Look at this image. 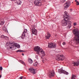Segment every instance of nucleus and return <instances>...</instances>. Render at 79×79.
I'll use <instances>...</instances> for the list:
<instances>
[{
    "instance_id": "nucleus-1",
    "label": "nucleus",
    "mask_w": 79,
    "mask_h": 79,
    "mask_svg": "<svg viewBox=\"0 0 79 79\" xmlns=\"http://www.w3.org/2000/svg\"><path fill=\"white\" fill-rule=\"evenodd\" d=\"M73 32L74 35V40L77 45L79 44V31L78 29H74L73 30Z\"/></svg>"
},
{
    "instance_id": "nucleus-2",
    "label": "nucleus",
    "mask_w": 79,
    "mask_h": 79,
    "mask_svg": "<svg viewBox=\"0 0 79 79\" xmlns=\"http://www.w3.org/2000/svg\"><path fill=\"white\" fill-rule=\"evenodd\" d=\"M34 50L35 52V53L37 55H40V53H41L42 54L43 56H44L45 54V52L44 51L43 49L40 48L39 46H37L35 47L34 48Z\"/></svg>"
},
{
    "instance_id": "nucleus-3",
    "label": "nucleus",
    "mask_w": 79,
    "mask_h": 79,
    "mask_svg": "<svg viewBox=\"0 0 79 79\" xmlns=\"http://www.w3.org/2000/svg\"><path fill=\"white\" fill-rule=\"evenodd\" d=\"M7 44H9L8 45L9 47H8V48H10V49H11L12 48H15V47H17L18 48H20V45L16 44H11L10 42H8L7 43Z\"/></svg>"
},
{
    "instance_id": "nucleus-4",
    "label": "nucleus",
    "mask_w": 79,
    "mask_h": 79,
    "mask_svg": "<svg viewBox=\"0 0 79 79\" xmlns=\"http://www.w3.org/2000/svg\"><path fill=\"white\" fill-rule=\"evenodd\" d=\"M70 19V18H68V17H65V19H64L61 21V24L64 26H66L69 23V21Z\"/></svg>"
},
{
    "instance_id": "nucleus-5",
    "label": "nucleus",
    "mask_w": 79,
    "mask_h": 79,
    "mask_svg": "<svg viewBox=\"0 0 79 79\" xmlns=\"http://www.w3.org/2000/svg\"><path fill=\"white\" fill-rule=\"evenodd\" d=\"M64 60V56L63 55H60V54H58L57 56V58H56V60H61L63 61Z\"/></svg>"
},
{
    "instance_id": "nucleus-6",
    "label": "nucleus",
    "mask_w": 79,
    "mask_h": 79,
    "mask_svg": "<svg viewBox=\"0 0 79 79\" xmlns=\"http://www.w3.org/2000/svg\"><path fill=\"white\" fill-rule=\"evenodd\" d=\"M48 76L49 77H54L55 76V72L54 71L52 70L49 72L48 73Z\"/></svg>"
},
{
    "instance_id": "nucleus-7",
    "label": "nucleus",
    "mask_w": 79,
    "mask_h": 79,
    "mask_svg": "<svg viewBox=\"0 0 79 79\" xmlns=\"http://www.w3.org/2000/svg\"><path fill=\"white\" fill-rule=\"evenodd\" d=\"M34 3L35 5L37 6H41L42 5V3L39 0H36L34 2Z\"/></svg>"
},
{
    "instance_id": "nucleus-8",
    "label": "nucleus",
    "mask_w": 79,
    "mask_h": 79,
    "mask_svg": "<svg viewBox=\"0 0 79 79\" xmlns=\"http://www.w3.org/2000/svg\"><path fill=\"white\" fill-rule=\"evenodd\" d=\"M58 73L60 74L64 73V74H66V75H68V72H67L66 71L62 69L58 70Z\"/></svg>"
},
{
    "instance_id": "nucleus-9",
    "label": "nucleus",
    "mask_w": 79,
    "mask_h": 79,
    "mask_svg": "<svg viewBox=\"0 0 79 79\" xmlns=\"http://www.w3.org/2000/svg\"><path fill=\"white\" fill-rule=\"evenodd\" d=\"M70 5H71V2L68 1L65 3L64 4V7L65 8H68V7H69V6H70Z\"/></svg>"
},
{
    "instance_id": "nucleus-10",
    "label": "nucleus",
    "mask_w": 79,
    "mask_h": 79,
    "mask_svg": "<svg viewBox=\"0 0 79 79\" xmlns=\"http://www.w3.org/2000/svg\"><path fill=\"white\" fill-rule=\"evenodd\" d=\"M27 29H25L24 30L21 37L22 39H24V37H25V36H26V34L27 33Z\"/></svg>"
},
{
    "instance_id": "nucleus-11",
    "label": "nucleus",
    "mask_w": 79,
    "mask_h": 79,
    "mask_svg": "<svg viewBox=\"0 0 79 79\" xmlns=\"http://www.w3.org/2000/svg\"><path fill=\"white\" fill-rule=\"evenodd\" d=\"M31 31L32 34H34L35 35H37V30L35 29V28H34V27H33L32 28H31Z\"/></svg>"
},
{
    "instance_id": "nucleus-12",
    "label": "nucleus",
    "mask_w": 79,
    "mask_h": 79,
    "mask_svg": "<svg viewBox=\"0 0 79 79\" xmlns=\"http://www.w3.org/2000/svg\"><path fill=\"white\" fill-rule=\"evenodd\" d=\"M48 47L49 48H56V44L52 43H50L48 45Z\"/></svg>"
},
{
    "instance_id": "nucleus-13",
    "label": "nucleus",
    "mask_w": 79,
    "mask_h": 79,
    "mask_svg": "<svg viewBox=\"0 0 79 79\" xmlns=\"http://www.w3.org/2000/svg\"><path fill=\"white\" fill-rule=\"evenodd\" d=\"M29 70L31 73L32 74H35V70L34 69V68H30L29 69Z\"/></svg>"
},
{
    "instance_id": "nucleus-14",
    "label": "nucleus",
    "mask_w": 79,
    "mask_h": 79,
    "mask_svg": "<svg viewBox=\"0 0 79 79\" xmlns=\"http://www.w3.org/2000/svg\"><path fill=\"white\" fill-rule=\"evenodd\" d=\"M72 63L73 64V66H78L79 65V61L77 62H73Z\"/></svg>"
},
{
    "instance_id": "nucleus-15",
    "label": "nucleus",
    "mask_w": 79,
    "mask_h": 79,
    "mask_svg": "<svg viewBox=\"0 0 79 79\" xmlns=\"http://www.w3.org/2000/svg\"><path fill=\"white\" fill-rule=\"evenodd\" d=\"M51 36V35H50V34L49 33H48L47 34V35L46 36V39H49V38L50 37V36Z\"/></svg>"
},
{
    "instance_id": "nucleus-16",
    "label": "nucleus",
    "mask_w": 79,
    "mask_h": 79,
    "mask_svg": "<svg viewBox=\"0 0 79 79\" xmlns=\"http://www.w3.org/2000/svg\"><path fill=\"white\" fill-rule=\"evenodd\" d=\"M64 13L65 14L64 15V16H65V17H68V18H69V17L68 16V13L67 12H64Z\"/></svg>"
},
{
    "instance_id": "nucleus-17",
    "label": "nucleus",
    "mask_w": 79,
    "mask_h": 79,
    "mask_svg": "<svg viewBox=\"0 0 79 79\" xmlns=\"http://www.w3.org/2000/svg\"><path fill=\"white\" fill-rule=\"evenodd\" d=\"M28 62L30 64H32L33 63V61L31 59H28Z\"/></svg>"
},
{
    "instance_id": "nucleus-18",
    "label": "nucleus",
    "mask_w": 79,
    "mask_h": 79,
    "mask_svg": "<svg viewBox=\"0 0 79 79\" xmlns=\"http://www.w3.org/2000/svg\"><path fill=\"white\" fill-rule=\"evenodd\" d=\"M75 77H76V76L74 74H72L71 79H76Z\"/></svg>"
},
{
    "instance_id": "nucleus-19",
    "label": "nucleus",
    "mask_w": 79,
    "mask_h": 79,
    "mask_svg": "<svg viewBox=\"0 0 79 79\" xmlns=\"http://www.w3.org/2000/svg\"><path fill=\"white\" fill-rule=\"evenodd\" d=\"M4 24V21H3V20H2L0 22V25H1V26H2V25H3Z\"/></svg>"
},
{
    "instance_id": "nucleus-20",
    "label": "nucleus",
    "mask_w": 79,
    "mask_h": 79,
    "mask_svg": "<svg viewBox=\"0 0 79 79\" xmlns=\"http://www.w3.org/2000/svg\"><path fill=\"white\" fill-rule=\"evenodd\" d=\"M1 37L2 39H3V38H7V39H8V37L7 36H5L4 35H2L1 36Z\"/></svg>"
},
{
    "instance_id": "nucleus-21",
    "label": "nucleus",
    "mask_w": 79,
    "mask_h": 79,
    "mask_svg": "<svg viewBox=\"0 0 79 79\" xmlns=\"http://www.w3.org/2000/svg\"><path fill=\"white\" fill-rule=\"evenodd\" d=\"M33 65L34 66H37V62H35L33 64Z\"/></svg>"
},
{
    "instance_id": "nucleus-22",
    "label": "nucleus",
    "mask_w": 79,
    "mask_h": 79,
    "mask_svg": "<svg viewBox=\"0 0 79 79\" xmlns=\"http://www.w3.org/2000/svg\"><path fill=\"white\" fill-rule=\"evenodd\" d=\"M2 30H3L4 31H6V28L5 27H3L2 28Z\"/></svg>"
},
{
    "instance_id": "nucleus-23",
    "label": "nucleus",
    "mask_w": 79,
    "mask_h": 79,
    "mask_svg": "<svg viewBox=\"0 0 79 79\" xmlns=\"http://www.w3.org/2000/svg\"><path fill=\"white\" fill-rule=\"evenodd\" d=\"M24 51L21 50H18L17 51V52H23Z\"/></svg>"
},
{
    "instance_id": "nucleus-24",
    "label": "nucleus",
    "mask_w": 79,
    "mask_h": 79,
    "mask_svg": "<svg viewBox=\"0 0 79 79\" xmlns=\"http://www.w3.org/2000/svg\"><path fill=\"white\" fill-rule=\"evenodd\" d=\"M20 62L22 64H24V62L23 60H20Z\"/></svg>"
},
{
    "instance_id": "nucleus-25",
    "label": "nucleus",
    "mask_w": 79,
    "mask_h": 79,
    "mask_svg": "<svg viewBox=\"0 0 79 79\" xmlns=\"http://www.w3.org/2000/svg\"><path fill=\"white\" fill-rule=\"evenodd\" d=\"M61 2H62L63 3H64V2H65L66 0H60Z\"/></svg>"
},
{
    "instance_id": "nucleus-26",
    "label": "nucleus",
    "mask_w": 79,
    "mask_h": 79,
    "mask_svg": "<svg viewBox=\"0 0 79 79\" xmlns=\"http://www.w3.org/2000/svg\"><path fill=\"white\" fill-rule=\"evenodd\" d=\"M76 4L77 5H79V2L78 1L76 3Z\"/></svg>"
},
{
    "instance_id": "nucleus-27",
    "label": "nucleus",
    "mask_w": 79,
    "mask_h": 79,
    "mask_svg": "<svg viewBox=\"0 0 79 79\" xmlns=\"http://www.w3.org/2000/svg\"><path fill=\"white\" fill-rule=\"evenodd\" d=\"M68 27V28H70L71 27V24L69 25V26Z\"/></svg>"
},
{
    "instance_id": "nucleus-28",
    "label": "nucleus",
    "mask_w": 79,
    "mask_h": 79,
    "mask_svg": "<svg viewBox=\"0 0 79 79\" xmlns=\"http://www.w3.org/2000/svg\"><path fill=\"white\" fill-rule=\"evenodd\" d=\"M73 25H74V26H76V25H77V23L75 22L74 23H73Z\"/></svg>"
},
{
    "instance_id": "nucleus-29",
    "label": "nucleus",
    "mask_w": 79,
    "mask_h": 79,
    "mask_svg": "<svg viewBox=\"0 0 79 79\" xmlns=\"http://www.w3.org/2000/svg\"><path fill=\"white\" fill-rule=\"evenodd\" d=\"M66 43H65V42H63L62 43V44L63 45H66Z\"/></svg>"
},
{
    "instance_id": "nucleus-30",
    "label": "nucleus",
    "mask_w": 79,
    "mask_h": 79,
    "mask_svg": "<svg viewBox=\"0 0 79 79\" xmlns=\"http://www.w3.org/2000/svg\"><path fill=\"white\" fill-rule=\"evenodd\" d=\"M23 76H22V77H19V79H23Z\"/></svg>"
},
{
    "instance_id": "nucleus-31",
    "label": "nucleus",
    "mask_w": 79,
    "mask_h": 79,
    "mask_svg": "<svg viewBox=\"0 0 79 79\" xmlns=\"http://www.w3.org/2000/svg\"><path fill=\"white\" fill-rule=\"evenodd\" d=\"M2 69H2V67H0V70L1 71H2Z\"/></svg>"
},
{
    "instance_id": "nucleus-32",
    "label": "nucleus",
    "mask_w": 79,
    "mask_h": 79,
    "mask_svg": "<svg viewBox=\"0 0 79 79\" xmlns=\"http://www.w3.org/2000/svg\"><path fill=\"white\" fill-rule=\"evenodd\" d=\"M36 58H37V59H38V56H36Z\"/></svg>"
},
{
    "instance_id": "nucleus-33",
    "label": "nucleus",
    "mask_w": 79,
    "mask_h": 79,
    "mask_svg": "<svg viewBox=\"0 0 79 79\" xmlns=\"http://www.w3.org/2000/svg\"><path fill=\"white\" fill-rule=\"evenodd\" d=\"M29 2H31L32 0H28Z\"/></svg>"
},
{
    "instance_id": "nucleus-34",
    "label": "nucleus",
    "mask_w": 79,
    "mask_h": 79,
    "mask_svg": "<svg viewBox=\"0 0 79 79\" xmlns=\"http://www.w3.org/2000/svg\"><path fill=\"white\" fill-rule=\"evenodd\" d=\"M72 9H70V11H72Z\"/></svg>"
},
{
    "instance_id": "nucleus-35",
    "label": "nucleus",
    "mask_w": 79,
    "mask_h": 79,
    "mask_svg": "<svg viewBox=\"0 0 79 79\" xmlns=\"http://www.w3.org/2000/svg\"><path fill=\"white\" fill-rule=\"evenodd\" d=\"M19 5H21V2H19Z\"/></svg>"
},
{
    "instance_id": "nucleus-36",
    "label": "nucleus",
    "mask_w": 79,
    "mask_h": 79,
    "mask_svg": "<svg viewBox=\"0 0 79 79\" xmlns=\"http://www.w3.org/2000/svg\"><path fill=\"white\" fill-rule=\"evenodd\" d=\"M22 55H23V56H24V53H22Z\"/></svg>"
},
{
    "instance_id": "nucleus-37",
    "label": "nucleus",
    "mask_w": 79,
    "mask_h": 79,
    "mask_svg": "<svg viewBox=\"0 0 79 79\" xmlns=\"http://www.w3.org/2000/svg\"><path fill=\"white\" fill-rule=\"evenodd\" d=\"M16 0H12V1H16Z\"/></svg>"
},
{
    "instance_id": "nucleus-38",
    "label": "nucleus",
    "mask_w": 79,
    "mask_h": 79,
    "mask_svg": "<svg viewBox=\"0 0 79 79\" xmlns=\"http://www.w3.org/2000/svg\"><path fill=\"white\" fill-rule=\"evenodd\" d=\"M75 2H77V0H75Z\"/></svg>"
},
{
    "instance_id": "nucleus-39",
    "label": "nucleus",
    "mask_w": 79,
    "mask_h": 79,
    "mask_svg": "<svg viewBox=\"0 0 79 79\" xmlns=\"http://www.w3.org/2000/svg\"><path fill=\"white\" fill-rule=\"evenodd\" d=\"M1 77V75H0V78Z\"/></svg>"
}]
</instances>
